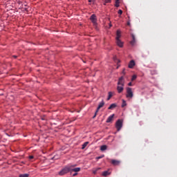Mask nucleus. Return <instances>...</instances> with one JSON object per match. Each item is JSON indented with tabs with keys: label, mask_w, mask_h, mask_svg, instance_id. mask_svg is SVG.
<instances>
[{
	"label": "nucleus",
	"mask_w": 177,
	"mask_h": 177,
	"mask_svg": "<svg viewBox=\"0 0 177 177\" xmlns=\"http://www.w3.org/2000/svg\"><path fill=\"white\" fill-rule=\"evenodd\" d=\"M71 171V166H66L62 170H61L58 174L59 175L63 176L65 174H68Z\"/></svg>",
	"instance_id": "f257e3e1"
},
{
	"label": "nucleus",
	"mask_w": 177,
	"mask_h": 177,
	"mask_svg": "<svg viewBox=\"0 0 177 177\" xmlns=\"http://www.w3.org/2000/svg\"><path fill=\"white\" fill-rule=\"evenodd\" d=\"M121 37V31L120 30H118L116 31V43H117V45H122L123 43L122 41L120 39Z\"/></svg>",
	"instance_id": "f03ea898"
},
{
	"label": "nucleus",
	"mask_w": 177,
	"mask_h": 177,
	"mask_svg": "<svg viewBox=\"0 0 177 177\" xmlns=\"http://www.w3.org/2000/svg\"><path fill=\"white\" fill-rule=\"evenodd\" d=\"M90 19L91 21V22L93 23V26L97 28V19L96 17V15L93 14L91 15Z\"/></svg>",
	"instance_id": "7ed1b4c3"
},
{
	"label": "nucleus",
	"mask_w": 177,
	"mask_h": 177,
	"mask_svg": "<svg viewBox=\"0 0 177 177\" xmlns=\"http://www.w3.org/2000/svg\"><path fill=\"white\" fill-rule=\"evenodd\" d=\"M127 97H130L132 98L133 96V93L132 91V88H130L129 86H128L127 88V95H126Z\"/></svg>",
	"instance_id": "20e7f679"
},
{
	"label": "nucleus",
	"mask_w": 177,
	"mask_h": 177,
	"mask_svg": "<svg viewBox=\"0 0 177 177\" xmlns=\"http://www.w3.org/2000/svg\"><path fill=\"white\" fill-rule=\"evenodd\" d=\"M115 127L118 131H120L122 127V120L121 119H118L115 124Z\"/></svg>",
	"instance_id": "39448f33"
},
{
	"label": "nucleus",
	"mask_w": 177,
	"mask_h": 177,
	"mask_svg": "<svg viewBox=\"0 0 177 177\" xmlns=\"http://www.w3.org/2000/svg\"><path fill=\"white\" fill-rule=\"evenodd\" d=\"M118 84H120L122 87L124 88V86L125 85V79L124 76H120V77H119V80L118 81Z\"/></svg>",
	"instance_id": "423d86ee"
},
{
	"label": "nucleus",
	"mask_w": 177,
	"mask_h": 177,
	"mask_svg": "<svg viewBox=\"0 0 177 177\" xmlns=\"http://www.w3.org/2000/svg\"><path fill=\"white\" fill-rule=\"evenodd\" d=\"M138 43V40L136 39V37L133 33H131V45H134L135 44Z\"/></svg>",
	"instance_id": "0eeeda50"
},
{
	"label": "nucleus",
	"mask_w": 177,
	"mask_h": 177,
	"mask_svg": "<svg viewBox=\"0 0 177 177\" xmlns=\"http://www.w3.org/2000/svg\"><path fill=\"white\" fill-rule=\"evenodd\" d=\"M75 166H74V165L71 166V171H75V173L80 171V170H81L80 167L75 168Z\"/></svg>",
	"instance_id": "6e6552de"
},
{
	"label": "nucleus",
	"mask_w": 177,
	"mask_h": 177,
	"mask_svg": "<svg viewBox=\"0 0 177 177\" xmlns=\"http://www.w3.org/2000/svg\"><path fill=\"white\" fill-rule=\"evenodd\" d=\"M117 91H118V93L120 94L124 91V87L122 86L121 84H118Z\"/></svg>",
	"instance_id": "1a4fd4ad"
},
{
	"label": "nucleus",
	"mask_w": 177,
	"mask_h": 177,
	"mask_svg": "<svg viewBox=\"0 0 177 177\" xmlns=\"http://www.w3.org/2000/svg\"><path fill=\"white\" fill-rule=\"evenodd\" d=\"M104 101H102L100 102V104L98 105L97 108V110H96V113H98V111H100V109L101 108H102V106H104Z\"/></svg>",
	"instance_id": "9d476101"
},
{
	"label": "nucleus",
	"mask_w": 177,
	"mask_h": 177,
	"mask_svg": "<svg viewBox=\"0 0 177 177\" xmlns=\"http://www.w3.org/2000/svg\"><path fill=\"white\" fill-rule=\"evenodd\" d=\"M136 65V62L134 60H131L129 64V68H133V67H134V66Z\"/></svg>",
	"instance_id": "9b49d317"
},
{
	"label": "nucleus",
	"mask_w": 177,
	"mask_h": 177,
	"mask_svg": "<svg viewBox=\"0 0 177 177\" xmlns=\"http://www.w3.org/2000/svg\"><path fill=\"white\" fill-rule=\"evenodd\" d=\"M114 116H115L114 114L109 115V117L106 119V123H111V122H112Z\"/></svg>",
	"instance_id": "f8f14e48"
},
{
	"label": "nucleus",
	"mask_w": 177,
	"mask_h": 177,
	"mask_svg": "<svg viewBox=\"0 0 177 177\" xmlns=\"http://www.w3.org/2000/svg\"><path fill=\"white\" fill-rule=\"evenodd\" d=\"M111 163L112 165H113L114 166H118V165H120V161L118 160H111Z\"/></svg>",
	"instance_id": "ddd939ff"
},
{
	"label": "nucleus",
	"mask_w": 177,
	"mask_h": 177,
	"mask_svg": "<svg viewBox=\"0 0 177 177\" xmlns=\"http://www.w3.org/2000/svg\"><path fill=\"white\" fill-rule=\"evenodd\" d=\"M106 149H107L106 145H102V146H101V147H100V150L101 151H106Z\"/></svg>",
	"instance_id": "4468645a"
},
{
	"label": "nucleus",
	"mask_w": 177,
	"mask_h": 177,
	"mask_svg": "<svg viewBox=\"0 0 177 177\" xmlns=\"http://www.w3.org/2000/svg\"><path fill=\"white\" fill-rule=\"evenodd\" d=\"M116 106H117V104H115V103H113L112 104H111V105L109 106V109H115V108H116Z\"/></svg>",
	"instance_id": "2eb2a0df"
},
{
	"label": "nucleus",
	"mask_w": 177,
	"mask_h": 177,
	"mask_svg": "<svg viewBox=\"0 0 177 177\" xmlns=\"http://www.w3.org/2000/svg\"><path fill=\"white\" fill-rule=\"evenodd\" d=\"M113 96V93H111V91L109 92V96L107 97V101H109L111 100V98Z\"/></svg>",
	"instance_id": "dca6fc26"
},
{
	"label": "nucleus",
	"mask_w": 177,
	"mask_h": 177,
	"mask_svg": "<svg viewBox=\"0 0 177 177\" xmlns=\"http://www.w3.org/2000/svg\"><path fill=\"white\" fill-rule=\"evenodd\" d=\"M88 144H89L88 141H86V142H84V144L82 146V149H84L86 147Z\"/></svg>",
	"instance_id": "f3484780"
},
{
	"label": "nucleus",
	"mask_w": 177,
	"mask_h": 177,
	"mask_svg": "<svg viewBox=\"0 0 177 177\" xmlns=\"http://www.w3.org/2000/svg\"><path fill=\"white\" fill-rule=\"evenodd\" d=\"M100 169H101L100 167L95 168V169H93V173L95 174L97 173L98 170H100Z\"/></svg>",
	"instance_id": "a211bd4d"
},
{
	"label": "nucleus",
	"mask_w": 177,
	"mask_h": 177,
	"mask_svg": "<svg viewBox=\"0 0 177 177\" xmlns=\"http://www.w3.org/2000/svg\"><path fill=\"white\" fill-rule=\"evenodd\" d=\"M29 174H21L19 177H28Z\"/></svg>",
	"instance_id": "6ab92c4d"
},
{
	"label": "nucleus",
	"mask_w": 177,
	"mask_h": 177,
	"mask_svg": "<svg viewBox=\"0 0 177 177\" xmlns=\"http://www.w3.org/2000/svg\"><path fill=\"white\" fill-rule=\"evenodd\" d=\"M115 7L118 8L120 7V0H115Z\"/></svg>",
	"instance_id": "aec40b11"
},
{
	"label": "nucleus",
	"mask_w": 177,
	"mask_h": 177,
	"mask_svg": "<svg viewBox=\"0 0 177 177\" xmlns=\"http://www.w3.org/2000/svg\"><path fill=\"white\" fill-rule=\"evenodd\" d=\"M113 61H114L115 62H117L118 64L119 62H120V61L119 60V59L117 58L116 56L113 57Z\"/></svg>",
	"instance_id": "412c9836"
},
{
	"label": "nucleus",
	"mask_w": 177,
	"mask_h": 177,
	"mask_svg": "<svg viewBox=\"0 0 177 177\" xmlns=\"http://www.w3.org/2000/svg\"><path fill=\"white\" fill-rule=\"evenodd\" d=\"M103 176H107V175H109V173L108 171H103L102 173Z\"/></svg>",
	"instance_id": "4be33fe9"
},
{
	"label": "nucleus",
	"mask_w": 177,
	"mask_h": 177,
	"mask_svg": "<svg viewBox=\"0 0 177 177\" xmlns=\"http://www.w3.org/2000/svg\"><path fill=\"white\" fill-rule=\"evenodd\" d=\"M126 105H127L126 101L124 100H122V107L124 108V106H126Z\"/></svg>",
	"instance_id": "5701e85b"
},
{
	"label": "nucleus",
	"mask_w": 177,
	"mask_h": 177,
	"mask_svg": "<svg viewBox=\"0 0 177 177\" xmlns=\"http://www.w3.org/2000/svg\"><path fill=\"white\" fill-rule=\"evenodd\" d=\"M137 79V75H133L131 77V81H134V80H136Z\"/></svg>",
	"instance_id": "b1692460"
},
{
	"label": "nucleus",
	"mask_w": 177,
	"mask_h": 177,
	"mask_svg": "<svg viewBox=\"0 0 177 177\" xmlns=\"http://www.w3.org/2000/svg\"><path fill=\"white\" fill-rule=\"evenodd\" d=\"M29 159H30V160L34 159L33 155H30Z\"/></svg>",
	"instance_id": "393cba45"
},
{
	"label": "nucleus",
	"mask_w": 177,
	"mask_h": 177,
	"mask_svg": "<svg viewBox=\"0 0 177 177\" xmlns=\"http://www.w3.org/2000/svg\"><path fill=\"white\" fill-rule=\"evenodd\" d=\"M118 14H120V15L122 14V10L121 9H120V10L118 11Z\"/></svg>",
	"instance_id": "a878e982"
},
{
	"label": "nucleus",
	"mask_w": 177,
	"mask_h": 177,
	"mask_svg": "<svg viewBox=\"0 0 177 177\" xmlns=\"http://www.w3.org/2000/svg\"><path fill=\"white\" fill-rule=\"evenodd\" d=\"M122 73L124 74V75H125V74H126L125 69L122 70Z\"/></svg>",
	"instance_id": "bb28decb"
},
{
	"label": "nucleus",
	"mask_w": 177,
	"mask_h": 177,
	"mask_svg": "<svg viewBox=\"0 0 177 177\" xmlns=\"http://www.w3.org/2000/svg\"><path fill=\"white\" fill-rule=\"evenodd\" d=\"M103 156H104V155H102V156H98V158H97V159H102L103 158Z\"/></svg>",
	"instance_id": "cd10ccee"
},
{
	"label": "nucleus",
	"mask_w": 177,
	"mask_h": 177,
	"mask_svg": "<svg viewBox=\"0 0 177 177\" xmlns=\"http://www.w3.org/2000/svg\"><path fill=\"white\" fill-rule=\"evenodd\" d=\"M111 0H105V2H106V3H109L111 2Z\"/></svg>",
	"instance_id": "c85d7f7f"
},
{
	"label": "nucleus",
	"mask_w": 177,
	"mask_h": 177,
	"mask_svg": "<svg viewBox=\"0 0 177 177\" xmlns=\"http://www.w3.org/2000/svg\"><path fill=\"white\" fill-rule=\"evenodd\" d=\"M77 175V173L75 172V174H73V176H76Z\"/></svg>",
	"instance_id": "c756f323"
},
{
	"label": "nucleus",
	"mask_w": 177,
	"mask_h": 177,
	"mask_svg": "<svg viewBox=\"0 0 177 177\" xmlns=\"http://www.w3.org/2000/svg\"><path fill=\"white\" fill-rule=\"evenodd\" d=\"M129 86H132V82H129Z\"/></svg>",
	"instance_id": "7c9ffc66"
},
{
	"label": "nucleus",
	"mask_w": 177,
	"mask_h": 177,
	"mask_svg": "<svg viewBox=\"0 0 177 177\" xmlns=\"http://www.w3.org/2000/svg\"><path fill=\"white\" fill-rule=\"evenodd\" d=\"M95 0H88V2H93Z\"/></svg>",
	"instance_id": "2f4dec72"
},
{
	"label": "nucleus",
	"mask_w": 177,
	"mask_h": 177,
	"mask_svg": "<svg viewBox=\"0 0 177 177\" xmlns=\"http://www.w3.org/2000/svg\"><path fill=\"white\" fill-rule=\"evenodd\" d=\"M130 24H131L130 21H128V22H127V25H128V26H130Z\"/></svg>",
	"instance_id": "473e14b6"
},
{
	"label": "nucleus",
	"mask_w": 177,
	"mask_h": 177,
	"mask_svg": "<svg viewBox=\"0 0 177 177\" xmlns=\"http://www.w3.org/2000/svg\"><path fill=\"white\" fill-rule=\"evenodd\" d=\"M97 115V111H95V116L96 117Z\"/></svg>",
	"instance_id": "72a5a7b5"
},
{
	"label": "nucleus",
	"mask_w": 177,
	"mask_h": 177,
	"mask_svg": "<svg viewBox=\"0 0 177 177\" xmlns=\"http://www.w3.org/2000/svg\"><path fill=\"white\" fill-rule=\"evenodd\" d=\"M120 48H123V45H120Z\"/></svg>",
	"instance_id": "f704fd0d"
},
{
	"label": "nucleus",
	"mask_w": 177,
	"mask_h": 177,
	"mask_svg": "<svg viewBox=\"0 0 177 177\" xmlns=\"http://www.w3.org/2000/svg\"><path fill=\"white\" fill-rule=\"evenodd\" d=\"M96 115L95 114L93 116V118H95Z\"/></svg>",
	"instance_id": "c9c22d12"
},
{
	"label": "nucleus",
	"mask_w": 177,
	"mask_h": 177,
	"mask_svg": "<svg viewBox=\"0 0 177 177\" xmlns=\"http://www.w3.org/2000/svg\"><path fill=\"white\" fill-rule=\"evenodd\" d=\"M13 57L14 58H17V55H13Z\"/></svg>",
	"instance_id": "e433bc0d"
},
{
	"label": "nucleus",
	"mask_w": 177,
	"mask_h": 177,
	"mask_svg": "<svg viewBox=\"0 0 177 177\" xmlns=\"http://www.w3.org/2000/svg\"><path fill=\"white\" fill-rule=\"evenodd\" d=\"M109 26H110V27H111V26H112L111 24H109Z\"/></svg>",
	"instance_id": "4c0bfd02"
}]
</instances>
